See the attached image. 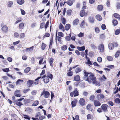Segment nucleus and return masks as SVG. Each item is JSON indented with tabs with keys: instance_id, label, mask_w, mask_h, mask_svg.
<instances>
[{
	"instance_id": "1",
	"label": "nucleus",
	"mask_w": 120,
	"mask_h": 120,
	"mask_svg": "<svg viewBox=\"0 0 120 120\" xmlns=\"http://www.w3.org/2000/svg\"><path fill=\"white\" fill-rule=\"evenodd\" d=\"M83 75L84 79L89 83L91 82V80L93 82L97 79L96 78L94 74L91 72L89 73L87 72L86 70H84Z\"/></svg>"
},
{
	"instance_id": "2",
	"label": "nucleus",
	"mask_w": 120,
	"mask_h": 120,
	"mask_svg": "<svg viewBox=\"0 0 120 120\" xmlns=\"http://www.w3.org/2000/svg\"><path fill=\"white\" fill-rule=\"evenodd\" d=\"M4 24L2 23L1 24V26L2 27L1 29L3 33H7L8 31V26L6 25H4Z\"/></svg>"
},
{
	"instance_id": "3",
	"label": "nucleus",
	"mask_w": 120,
	"mask_h": 120,
	"mask_svg": "<svg viewBox=\"0 0 120 120\" xmlns=\"http://www.w3.org/2000/svg\"><path fill=\"white\" fill-rule=\"evenodd\" d=\"M49 21H48L46 22L45 25V23L44 22L41 23L40 25V28L41 29L43 28L45 25V30H46L49 25Z\"/></svg>"
},
{
	"instance_id": "4",
	"label": "nucleus",
	"mask_w": 120,
	"mask_h": 120,
	"mask_svg": "<svg viewBox=\"0 0 120 120\" xmlns=\"http://www.w3.org/2000/svg\"><path fill=\"white\" fill-rule=\"evenodd\" d=\"M70 95L71 97H75L79 95V92L77 91V88L75 89L73 91L70 93Z\"/></svg>"
},
{
	"instance_id": "5",
	"label": "nucleus",
	"mask_w": 120,
	"mask_h": 120,
	"mask_svg": "<svg viewBox=\"0 0 120 120\" xmlns=\"http://www.w3.org/2000/svg\"><path fill=\"white\" fill-rule=\"evenodd\" d=\"M50 94V93L49 92L45 91V90H43L41 92V96L43 95L44 98H48Z\"/></svg>"
},
{
	"instance_id": "6",
	"label": "nucleus",
	"mask_w": 120,
	"mask_h": 120,
	"mask_svg": "<svg viewBox=\"0 0 120 120\" xmlns=\"http://www.w3.org/2000/svg\"><path fill=\"white\" fill-rule=\"evenodd\" d=\"M98 49L100 52H103L105 51V47L104 44L101 43L100 44L98 47Z\"/></svg>"
},
{
	"instance_id": "7",
	"label": "nucleus",
	"mask_w": 120,
	"mask_h": 120,
	"mask_svg": "<svg viewBox=\"0 0 120 120\" xmlns=\"http://www.w3.org/2000/svg\"><path fill=\"white\" fill-rule=\"evenodd\" d=\"M88 13L87 11L85 12L84 10H81L80 12V15L81 17H83L84 16H86Z\"/></svg>"
},
{
	"instance_id": "8",
	"label": "nucleus",
	"mask_w": 120,
	"mask_h": 120,
	"mask_svg": "<svg viewBox=\"0 0 120 120\" xmlns=\"http://www.w3.org/2000/svg\"><path fill=\"white\" fill-rule=\"evenodd\" d=\"M41 78H43L44 82L45 83H47L49 81V78L46 76L45 75H44Z\"/></svg>"
},
{
	"instance_id": "9",
	"label": "nucleus",
	"mask_w": 120,
	"mask_h": 120,
	"mask_svg": "<svg viewBox=\"0 0 120 120\" xmlns=\"http://www.w3.org/2000/svg\"><path fill=\"white\" fill-rule=\"evenodd\" d=\"M14 94L16 97H20L21 96V95L20 94V91L19 90H16Z\"/></svg>"
},
{
	"instance_id": "10",
	"label": "nucleus",
	"mask_w": 120,
	"mask_h": 120,
	"mask_svg": "<svg viewBox=\"0 0 120 120\" xmlns=\"http://www.w3.org/2000/svg\"><path fill=\"white\" fill-rule=\"evenodd\" d=\"M34 83V81L31 80L28 81L26 82L27 85L29 87H31Z\"/></svg>"
},
{
	"instance_id": "11",
	"label": "nucleus",
	"mask_w": 120,
	"mask_h": 120,
	"mask_svg": "<svg viewBox=\"0 0 120 120\" xmlns=\"http://www.w3.org/2000/svg\"><path fill=\"white\" fill-rule=\"evenodd\" d=\"M108 107V106L106 104H104L102 105L101 107L102 110L104 112H105L106 111L107 109V107Z\"/></svg>"
},
{
	"instance_id": "12",
	"label": "nucleus",
	"mask_w": 120,
	"mask_h": 120,
	"mask_svg": "<svg viewBox=\"0 0 120 120\" xmlns=\"http://www.w3.org/2000/svg\"><path fill=\"white\" fill-rule=\"evenodd\" d=\"M80 104L82 106H84L85 104V100L83 98H80L79 101Z\"/></svg>"
},
{
	"instance_id": "13",
	"label": "nucleus",
	"mask_w": 120,
	"mask_h": 120,
	"mask_svg": "<svg viewBox=\"0 0 120 120\" xmlns=\"http://www.w3.org/2000/svg\"><path fill=\"white\" fill-rule=\"evenodd\" d=\"M24 99V98L19 99L16 101V105L20 106L21 105H22L21 102H20V101Z\"/></svg>"
},
{
	"instance_id": "14",
	"label": "nucleus",
	"mask_w": 120,
	"mask_h": 120,
	"mask_svg": "<svg viewBox=\"0 0 120 120\" xmlns=\"http://www.w3.org/2000/svg\"><path fill=\"white\" fill-rule=\"evenodd\" d=\"M94 105L95 106H100L101 104L100 102L98 101L97 100H94Z\"/></svg>"
},
{
	"instance_id": "15",
	"label": "nucleus",
	"mask_w": 120,
	"mask_h": 120,
	"mask_svg": "<svg viewBox=\"0 0 120 120\" xmlns=\"http://www.w3.org/2000/svg\"><path fill=\"white\" fill-rule=\"evenodd\" d=\"M108 47L109 49V50H112L114 48V44L112 43H110L108 45Z\"/></svg>"
},
{
	"instance_id": "16",
	"label": "nucleus",
	"mask_w": 120,
	"mask_h": 120,
	"mask_svg": "<svg viewBox=\"0 0 120 120\" xmlns=\"http://www.w3.org/2000/svg\"><path fill=\"white\" fill-rule=\"evenodd\" d=\"M79 20L78 19H75L73 22V26H76L78 25L79 23Z\"/></svg>"
},
{
	"instance_id": "17",
	"label": "nucleus",
	"mask_w": 120,
	"mask_h": 120,
	"mask_svg": "<svg viewBox=\"0 0 120 120\" xmlns=\"http://www.w3.org/2000/svg\"><path fill=\"white\" fill-rule=\"evenodd\" d=\"M97 79L95 80L93 82V83L94 84H95L96 86H101L100 83L98 81H97Z\"/></svg>"
},
{
	"instance_id": "18",
	"label": "nucleus",
	"mask_w": 120,
	"mask_h": 120,
	"mask_svg": "<svg viewBox=\"0 0 120 120\" xmlns=\"http://www.w3.org/2000/svg\"><path fill=\"white\" fill-rule=\"evenodd\" d=\"M54 60V59L52 57L50 58L49 59V63L51 67L52 68L53 67V63Z\"/></svg>"
},
{
	"instance_id": "19",
	"label": "nucleus",
	"mask_w": 120,
	"mask_h": 120,
	"mask_svg": "<svg viewBox=\"0 0 120 120\" xmlns=\"http://www.w3.org/2000/svg\"><path fill=\"white\" fill-rule=\"evenodd\" d=\"M22 18L20 17H18L16 19V21L15 23V24H17L19 22H21L22 20Z\"/></svg>"
},
{
	"instance_id": "20",
	"label": "nucleus",
	"mask_w": 120,
	"mask_h": 120,
	"mask_svg": "<svg viewBox=\"0 0 120 120\" xmlns=\"http://www.w3.org/2000/svg\"><path fill=\"white\" fill-rule=\"evenodd\" d=\"M34 48V47L33 46H32L30 48H26V51L27 52H30L33 51V48Z\"/></svg>"
},
{
	"instance_id": "21",
	"label": "nucleus",
	"mask_w": 120,
	"mask_h": 120,
	"mask_svg": "<svg viewBox=\"0 0 120 120\" xmlns=\"http://www.w3.org/2000/svg\"><path fill=\"white\" fill-rule=\"evenodd\" d=\"M92 105L91 104H88L86 107V109L87 110H89L92 112L93 109L91 108Z\"/></svg>"
},
{
	"instance_id": "22",
	"label": "nucleus",
	"mask_w": 120,
	"mask_h": 120,
	"mask_svg": "<svg viewBox=\"0 0 120 120\" xmlns=\"http://www.w3.org/2000/svg\"><path fill=\"white\" fill-rule=\"evenodd\" d=\"M80 77L78 75H77L75 76L74 78V79L75 81H79L80 80Z\"/></svg>"
},
{
	"instance_id": "23",
	"label": "nucleus",
	"mask_w": 120,
	"mask_h": 120,
	"mask_svg": "<svg viewBox=\"0 0 120 120\" xmlns=\"http://www.w3.org/2000/svg\"><path fill=\"white\" fill-rule=\"evenodd\" d=\"M89 21L91 23H93L94 21V19L93 17H90L88 18Z\"/></svg>"
},
{
	"instance_id": "24",
	"label": "nucleus",
	"mask_w": 120,
	"mask_h": 120,
	"mask_svg": "<svg viewBox=\"0 0 120 120\" xmlns=\"http://www.w3.org/2000/svg\"><path fill=\"white\" fill-rule=\"evenodd\" d=\"M53 38H51L50 40V42L49 46V49H51L52 48L53 44Z\"/></svg>"
},
{
	"instance_id": "25",
	"label": "nucleus",
	"mask_w": 120,
	"mask_h": 120,
	"mask_svg": "<svg viewBox=\"0 0 120 120\" xmlns=\"http://www.w3.org/2000/svg\"><path fill=\"white\" fill-rule=\"evenodd\" d=\"M77 49L80 51H84L85 49V47L84 46L81 47L78 46Z\"/></svg>"
},
{
	"instance_id": "26",
	"label": "nucleus",
	"mask_w": 120,
	"mask_h": 120,
	"mask_svg": "<svg viewBox=\"0 0 120 120\" xmlns=\"http://www.w3.org/2000/svg\"><path fill=\"white\" fill-rule=\"evenodd\" d=\"M46 45L44 43L42 42L41 45V48L42 50H44L45 48Z\"/></svg>"
},
{
	"instance_id": "27",
	"label": "nucleus",
	"mask_w": 120,
	"mask_h": 120,
	"mask_svg": "<svg viewBox=\"0 0 120 120\" xmlns=\"http://www.w3.org/2000/svg\"><path fill=\"white\" fill-rule=\"evenodd\" d=\"M41 78V76H39L34 81V83L35 85L37 84L38 83V80Z\"/></svg>"
},
{
	"instance_id": "28",
	"label": "nucleus",
	"mask_w": 120,
	"mask_h": 120,
	"mask_svg": "<svg viewBox=\"0 0 120 120\" xmlns=\"http://www.w3.org/2000/svg\"><path fill=\"white\" fill-rule=\"evenodd\" d=\"M17 3L19 4L22 5L24 2V0H17Z\"/></svg>"
},
{
	"instance_id": "29",
	"label": "nucleus",
	"mask_w": 120,
	"mask_h": 120,
	"mask_svg": "<svg viewBox=\"0 0 120 120\" xmlns=\"http://www.w3.org/2000/svg\"><path fill=\"white\" fill-rule=\"evenodd\" d=\"M59 28L60 29L62 30V31L63 32L65 30L64 27L61 23L60 24L59 26Z\"/></svg>"
},
{
	"instance_id": "30",
	"label": "nucleus",
	"mask_w": 120,
	"mask_h": 120,
	"mask_svg": "<svg viewBox=\"0 0 120 120\" xmlns=\"http://www.w3.org/2000/svg\"><path fill=\"white\" fill-rule=\"evenodd\" d=\"M72 10L71 9H70L67 11L66 12L68 16H70L71 15Z\"/></svg>"
},
{
	"instance_id": "31",
	"label": "nucleus",
	"mask_w": 120,
	"mask_h": 120,
	"mask_svg": "<svg viewBox=\"0 0 120 120\" xmlns=\"http://www.w3.org/2000/svg\"><path fill=\"white\" fill-rule=\"evenodd\" d=\"M71 27L70 24H68L66 25L65 26V30H68Z\"/></svg>"
},
{
	"instance_id": "32",
	"label": "nucleus",
	"mask_w": 120,
	"mask_h": 120,
	"mask_svg": "<svg viewBox=\"0 0 120 120\" xmlns=\"http://www.w3.org/2000/svg\"><path fill=\"white\" fill-rule=\"evenodd\" d=\"M95 17L96 19L98 20L101 21L102 19V17L100 15H96Z\"/></svg>"
},
{
	"instance_id": "33",
	"label": "nucleus",
	"mask_w": 120,
	"mask_h": 120,
	"mask_svg": "<svg viewBox=\"0 0 120 120\" xmlns=\"http://www.w3.org/2000/svg\"><path fill=\"white\" fill-rule=\"evenodd\" d=\"M76 103L77 101L76 100L73 101H72L71 104L72 107H74L76 105Z\"/></svg>"
},
{
	"instance_id": "34",
	"label": "nucleus",
	"mask_w": 120,
	"mask_h": 120,
	"mask_svg": "<svg viewBox=\"0 0 120 120\" xmlns=\"http://www.w3.org/2000/svg\"><path fill=\"white\" fill-rule=\"evenodd\" d=\"M113 25L114 26H116L118 24V21L117 20L114 19L113 20L112 22Z\"/></svg>"
},
{
	"instance_id": "35",
	"label": "nucleus",
	"mask_w": 120,
	"mask_h": 120,
	"mask_svg": "<svg viewBox=\"0 0 120 120\" xmlns=\"http://www.w3.org/2000/svg\"><path fill=\"white\" fill-rule=\"evenodd\" d=\"M32 100H30L25 99L24 100V102L25 104H27L28 103L31 102Z\"/></svg>"
},
{
	"instance_id": "36",
	"label": "nucleus",
	"mask_w": 120,
	"mask_h": 120,
	"mask_svg": "<svg viewBox=\"0 0 120 120\" xmlns=\"http://www.w3.org/2000/svg\"><path fill=\"white\" fill-rule=\"evenodd\" d=\"M24 24L23 22H21L19 25V28L20 29H22L24 28Z\"/></svg>"
},
{
	"instance_id": "37",
	"label": "nucleus",
	"mask_w": 120,
	"mask_h": 120,
	"mask_svg": "<svg viewBox=\"0 0 120 120\" xmlns=\"http://www.w3.org/2000/svg\"><path fill=\"white\" fill-rule=\"evenodd\" d=\"M82 71L81 69L79 67L76 68L75 70V72L76 73H78L81 71Z\"/></svg>"
},
{
	"instance_id": "38",
	"label": "nucleus",
	"mask_w": 120,
	"mask_h": 120,
	"mask_svg": "<svg viewBox=\"0 0 120 120\" xmlns=\"http://www.w3.org/2000/svg\"><path fill=\"white\" fill-rule=\"evenodd\" d=\"M68 47L66 45H63L61 47V48L62 50L64 51L66 50L67 49Z\"/></svg>"
},
{
	"instance_id": "39",
	"label": "nucleus",
	"mask_w": 120,
	"mask_h": 120,
	"mask_svg": "<svg viewBox=\"0 0 120 120\" xmlns=\"http://www.w3.org/2000/svg\"><path fill=\"white\" fill-rule=\"evenodd\" d=\"M39 103V101H34V103L32 105V106H36L38 105Z\"/></svg>"
},
{
	"instance_id": "40",
	"label": "nucleus",
	"mask_w": 120,
	"mask_h": 120,
	"mask_svg": "<svg viewBox=\"0 0 120 120\" xmlns=\"http://www.w3.org/2000/svg\"><path fill=\"white\" fill-rule=\"evenodd\" d=\"M103 8V6L101 5H99L98 6V9L100 11L102 10Z\"/></svg>"
},
{
	"instance_id": "41",
	"label": "nucleus",
	"mask_w": 120,
	"mask_h": 120,
	"mask_svg": "<svg viewBox=\"0 0 120 120\" xmlns=\"http://www.w3.org/2000/svg\"><path fill=\"white\" fill-rule=\"evenodd\" d=\"M73 1L71 0H68L67 4L70 6H71L73 4Z\"/></svg>"
},
{
	"instance_id": "42",
	"label": "nucleus",
	"mask_w": 120,
	"mask_h": 120,
	"mask_svg": "<svg viewBox=\"0 0 120 120\" xmlns=\"http://www.w3.org/2000/svg\"><path fill=\"white\" fill-rule=\"evenodd\" d=\"M73 72L72 71H69L67 73V75L69 76H71L73 75Z\"/></svg>"
},
{
	"instance_id": "43",
	"label": "nucleus",
	"mask_w": 120,
	"mask_h": 120,
	"mask_svg": "<svg viewBox=\"0 0 120 120\" xmlns=\"http://www.w3.org/2000/svg\"><path fill=\"white\" fill-rule=\"evenodd\" d=\"M2 70L4 72H8L10 71L9 69L8 68L2 69Z\"/></svg>"
},
{
	"instance_id": "44",
	"label": "nucleus",
	"mask_w": 120,
	"mask_h": 120,
	"mask_svg": "<svg viewBox=\"0 0 120 120\" xmlns=\"http://www.w3.org/2000/svg\"><path fill=\"white\" fill-rule=\"evenodd\" d=\"M113 16L115 18L117 19H118L120 17V15L117 13H114L113 14Z\"/></svg>"
},
{
	"instance_id": "45",
	"label": "nucleus",
	"mask_w": 120,
	"mask_h": 120,
	"mask_svg": "<svg viewBox=\"0 0 120 120\" xmlns=\"http://www.w3.org/2000/svg\"><path fill=\"white\" fill-rule=\"evenodd\" d=\"M30 70V68L29 67H27L25 69V72L26 73H28Z\"/></svg>"
},
{
	"instance_id": "46",
	"label": "nucleus",
	"mask_w": 120,
	"mask_h": 120,
	"mask_svg": "<svg viewBox=\"0 0 120 120\" xmlns=\"http://www.w3.org/2000/svg\"><path fill=\"white\" fill-rule=\"evenodd\" d=\"M107 60L109 61H112L113 60V59L112 57L110 56H108L107 57Z\"/></svg>"
},
{
	"instance_id": "47",
	"label": "nucleus",
	"mask_w": 120,
	"mask_h": 120,
	"mask_svg": "<svg viewBox=\"0 0 120 120\" xmlns=\"http://www.w3.org/2000/svg\"><path fill=\"white\" fill-rule=\"evenodd\" d=\"M86 2L85 1H84L83 2V7L82 8L85 9L86 8Z\"/></svg>"
},
{
	"instance_id": "48",
	"label": "nucleus",
	"mask_w": 120,
	"mask_h": 120,
	"mask_svg": "<svg viewBox=\"0 0 120 120\" xmlns=\"http://www.w3.org/2000/svg\"><path fill=\"white\" fill-rule=\"evenodd\" d=\"M23 81L22 80H21L20 79H18L16 82V84H20V83H22L23 82Z\"/></svg>"
},
{
	"instance_id": "49",
	"label": "nucleus",
	"mask_w": 120,
	"mask_h": 120,
	"mask_svg": "<svg viewBox=\"0 0 120 120\" xmlns=\"http://www.w3.org/2000/svg\"><path fill=\"white\" fill-rule=\"evenodd\" d=\"M115 101L116 103H120V99L119 98H116L115 99Z\"/></svg>"
},
{
	"instance_id": "50",
	"label": "nucleus",
	"mask_w": 120,
	"mask_h": 120,
	"mask_svg": "<svg viewBox=\"0 0 120 120\" xmlns=\"http://www.w3.org/2000/svg\"><path fill=\"white\" fill-rule=\"evenodd\" d=\"M120 33V30L119 29H118L116 30L115 32V34L116 35H117L119 34Z\"/></svg>"
},
{
	"instance_id": "51",
	"label": "nucleus",
	"mask_w": 120,
	"mask_h": 120,
	"mask_svg": "<svg viewBox=\"0 0 120 120\" xmlns=\"http://www.w3.org/2000/svg\"><path fill=\"white\" fill-rule=\"evenodd\" d=\"M89 55L90 56L92 57L94 56V53L93 52L91 51L89 52Z\"/></svg>"
},
{
	"instance_id": "52",
	"label": "nucleus",
	"mask_w": 120,
	"mask_h": 120,
	"mask_svg": "<svg viewBox=\"0 0 120 120\" xmlns=\"http://www.w3.org/2000/svg\"><path fill=\"white\" fill-rule=\"evenodd\" d=\"M47 76L51 80L52 79L53 77L52 75V74L49 73Z\"/></svg>"
},
{
	"instance_id": "53",
	"label": "nucleus",
	"mask_w": 120,
	"mask_h": 120,
	"mask_svg": "<svg viewBox=\"0 0 120 120\" xmlns=\"http://www.w3.org/2000/svg\"><path fill=\"white\" fill-rule=\"evenodd\" d=\"M120 51H118L116 52L115 54V57L117 58L118 57L120 54Z\"/></svg>"
},
{
	"instance_id": "54",
	"label": "nucleus",
	"mask_w": 120,
	"mask_h": 120,
	"mask_svg": "<svg viewBox=\"0 0 120 120\" xmlns=\"http://www.w3.org/2000/svg\"><path fill=\"white\" fill-rule=\"evenodd\" d=\"M62 21L63 24L64 25H65V24L66 23V20L65 18L64 17H63L62 19Z\"/></svg>"
},
{
	"instance_id": "55",
	"label": "nucleus",
	"mask_w": 120,
	"mask_h": 120,
	"mask_svg": "<svg viewBox=\"0 0 120 120\" xmlns=\"http://www.w3.org/2000/svg\"><path fill=\"white\" fill-rule=\"evenodd\" d=\"M71 36V35H69V36H67L65 37V38L67 41H69L70 40V37Z\"/></svg>"
},
{
	"instance_id": "56",
	"label": "nucleus",
	"mask_w": 120,
	"mask_h": 120,
	"mask_svg": "<svg viewBox=\"0 0 120 120\" xmlns=\"http://www.w3.org/2000/svg\"><path fill=\"white\" fill-rule=\"evenodd\" d=\"M50 34L49 33H45V35L43 36V38L48 37H49Z\"/></svg>"
},
{
	"instance_id": "57",
	"label": "nucleus",
	"mask_w": 120,
	"mask_h": 120,
	"mask_svg": "<svg viewBox=\"0 0 120 120\" xmlns=\"http://www.w3.org/2000/svg\"><path fill=\"white\" fill-rule=\"evenodd\" d=\"M58 35L61 37H63L64 36L63 34L61 32H59L58 33Z\"/></svg>"
},
{
	"instance_id": "58",
	"label": "nucleus",
	"mask_w": 120,
	"mask_h": 120,
	"mask_svg": "<svg viewBox=\"0 0 120 120\" xmlns=\"http://www.w3.org/2000/svg\"><path fill=\"white\" fill-rule=\"evenodd\" d=\"M13 2L12 1H9L8 2V6L9 7H10L13 5Z\"/></svg>"
},
{
	"instance_id": "59",
	"label": "nucleus",
	"mask_w": 120,
	"mask_h": 120,
	"mask_svg": "<svg viewBox=\"0 0 120 120\" xmlns=\"http://www.w3.org/2000/svg\"><path fill=\"white\" fill-rule=\"evenodd\" d=\"M30 90V89L29 88L24 89L23 90V92L24 93H26Z\"/></svg>"
},
{
	"instance_id": "60",
	"label": "nucleus",
	"mask_w": 120,
	"mask_h": 120,
	"mask_svg": "<svg viewBox=\"0 0 120 120\" xmlns=\"http://www.w3.org/2000/svg\"><path fill=\"white\" fill-rule=\"evenodd\" d=\"M116 8L117 9H120V3L118 2L117 3Z\"/></svg>"
},
{
	"instance_id": "61",
	"label": "nucleus",
	"mask_w": 120,
	"mask_h": 120,
	"mask_svg": "<svg viewBox=\"0 0 120 120\" xmlns=\"http://www.w3.org/2000/svg\"><path fill=\"white\" fill-rule=\"evenodd\" d=\"M25 36L24 33H21L20 34L19 38H24Z\"/></svg>"
},
{
	"instance_id": "62",
	"label": "nucleus",
	"mask_w": 120,
	"mask_h": 120,
	"mask_svg": "<svg viewBox=\"0 0 120 120\" xmlns=\"http://www.w3.org/2000/svg\"><path fill=\"white\" fill-rule=\"evenodd\" d=\"M95 1L96 0H89V2L90 4H94Z\"/></svg>"
},
{
	"instance_id": "63",
	"label": "nucleus",
	"mask_w": 120,
	"mask_h": 120,
	"mask_svg": "<svg viewBox=\"0 0 120 120\" xmlns=\"http://www.w3.org/2000/svg\"><path fill=\"white\" fill-rule=\"evenodd\" d=\"M24 116V118L25 119H26L28 120H30V118L29 116L28 115H23Z\"/></svg>"
},
{
	"instance_id": "64",
	"label": "nucleus",
	"mask_w": 120,
	"mask_h": 120,
	"mask_svg": "<svg viewBox=\"0 0 120 120\" xmlns=\"http://www.w3.org/2000/svg\"><path fill=\"white\" fill-rule=\"evenodd\" d=\"M85 24V21L84 20H83L81 22L80 25V26L81 27H82Z\"/></svg>"
}]
</instances>
